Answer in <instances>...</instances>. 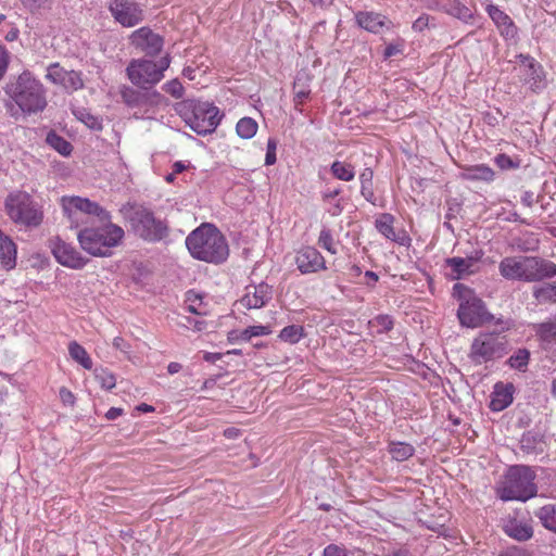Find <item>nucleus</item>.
Masks as SVG:
<instances>
[{"label": "nucleus", "instance_id": "nucleus-4", "mask_svg": "<svg viewBox=\"0 0 556 556\" xmlns=\"http://www.w3.org/2000/svg\"><path fill=\"white\" fill-rule=\"evenodd\" d=\"M8 93L24 113L41 112L47 106L46 89L30 72H23L9 86Z\"/></svg>", "mask_w": 556, "mask_h": 556}, {"label": "nucleus", "instance_id": "nucleus-23", "mask_svg": "<svg viewBox=\"0 0 556 556\" xmlns=\"http://www.w3.org/2000/svg\"><path fill=\"white\" fill-rule=\"evenodd\" d=\"M504 532L517 540V541H528L533 535V528L531 523L527 520H520L517 518H508L504 521L503 525Z\"/></svg>", "mask_w": 556, "mask_h": 556}, {"label": "nucleus", "instance_id": "nucleus-44", "mask_svg": "<svg viewBox=\"0 0 556 556\" xmlns=\"http://www.w3.org/2000/svg\"><path fill=\"white\" fill-rule=\"evenodd\" d=\"M369 324L376 327L378 332H387L393 327V320L389 315H379L370 320Z\"/></svg>", "mask_w": 556, "mask_h": 556}, {"label": "nucleus", "instance_id": "nucleus-26", "mask_svg": "<svg viewBox=\"0 0 556 556\" xmlns=\"http://www.w3.org/2000/svg\"><path fill=\"white\" fill-rule=\"evenodd\" d=\"M494 175L495 173L491 167L484 164H479L466 168L463 176L466 180L491 182L494 179Z\"/></svg>", "mask_w": 556, "mask_h": 556}, {"label": "nucleus", "instance_id": "nucleus-10", "mask_svg": "<svg viewBox=\"0 0 556 556\" xmlns=\"http://www.w3.org/2000/svg\"><path fill=\"white\" fill-rule=\"evenodd\" d=\"M454 291L459 294L457 316L463 326L475 328L486 319V311L483 302L472 295V292L462 283L454 286Z\"/></svg>", "mask_w": 556, "mask_h": 556}, {"label": "nucleus", "instance_id": "nucleus-18", "mask_svg": "<svg viewBox=\"0 0 556 556\" xmlns=\"http://www.w3.org/2000/svg\"><path fill=\"white\" fill-rule=\"evenodd\" d=\"M298 269L302 274L316 273L325 269V258L323 255L312 247L301 249L295 256Z\"/></svg>", "mask_w": 556, "mask_h": 556}, {"label": "nucleus", "instance_id": "nucleus-27", "mask_svg": "<svg viewBox=\"0 0 556 556\" xmlns=\"http://www.w3.org/2000/svg\"><path fill=\"white\" fill-rule=\"evenodd\" d=\"M307 81H308V76L304 73L303 74L300 73L295 77V80L293 83L295 108L301 105L311 93V89L307 85Z\"/></svg>", "mask_w": 556, "mask_h": 556}, {"label": "nucleus", "instance_id": "nucleus-13", "mask_svg": "<svg viewBox=\"0 0 556 556\" xmlns=\"http://www.w3.org/2000/svg\"><path fill=\"white\" fill-rule=\"evenodd\" d=\"M62 206L65 215L72 223L76 224V227L78 226L79 214L97 216L100 222H109L111 219V215L106 210L86 198L64 197L62 198Z\"/></svg>", "mask_w": 556, "mask_h": 556}, {"label": "nucleus", "instance_id": "nucleus-14", "mask_svg": "<svg viewBox=\"0 0 556 556\" xmlns=\"http://www.w3.org/2000/svg\"><path fill=\"white\" fill-rule=\"evenodd\" d=\"M46 78L67 92L77 91L84 86L79 72L66 70L60 63H52L48 66Z\"/></svg>", "mask_w": 556, "mask_h": 556}, {"label": "nucleus", "instance_id": "nucleus-50", "mask_svg": "<svg viewBox=\"0 0 556 556\" xmlns=\"http://www.w3.org/2000/svg\"><path fill=\"white\" fill-rule=\"evenodd\" d=\"M276 147L277 143L274 139H269L267 142V152L265 156V164L273 165L276 162Z\"/></svg>", "mask_w": 556, "mask_h": 556}, {"label": "nucleus", "instance_id": "nucleus-43", "mask_svg": "<svg viewBox=\"0 0 556 556\" xmlns=\"http://www.w3.org/2000/svg\"><path fill=\"white\" fill-rule=\"evenodd\" d=\"M494 162L501 169H504V170L505 169H515V168H518L520 165L519 160H517V159L515 160L504 153L497 154L494 159Z\"/></svg>", "mask_w": 556, "mask_h": 556}, {"label": "nucleus", "instance_id": "nucleus-48", "mask_svg": "<svg viewBox=\"0 0 556 556\" xmlns=\"http://www.w3.org/2000/svg\"><path fill=\"white\" fill-rule=\"evenodd\" d=\"M187 301L189 302L188 311L190 313L197 314V315H204L205 312L201 308V298L198 294H189L187 298Z\"/></svg>", "mask_w": 556, "mask_h": 556}, {"label": "nucleus", "instance_id": "nucleus-12", "mask_svg": "<svg viewBox=\"0 0 556 556\" xmlns=\"http://www.w3.org/2000/svg\"><path fill=\"white\" fill-rule=\"evenodd\" d=\"M130 224L134 231L147 241H160L167 233L166 225L156 219L151 211L143 207L134 211Z\"/></svg>", "mask_w": 556, "mask_h": 556}, {"label": "nucleus", "instance_id": "nucleus-46", "mask_svg": "<svg viewBox=\"0 0 556 556\" xmlns=\"http://www.w3.org/2000/svg\"><path fill=\"white\" fill-rule=\"evenodd\" d=\"M318 244L332 254H336L334 243L330 230L323 229L319 233Z\"/></svg>", "mask_w": 556, "mask_h": 556}, {"label": "nucleus", "instance_id": "nucleus-51", "mask_svg": "<svg viewBox=\"0 0 556 556\" xmlns=\"http://www.w3.org/2000/svg\"><path fill=\"white\" fill-rule=\"evenodd\" d=\"M9 52L4 46L0 45V80L3 78L9 65Z\"/></svg>", "mask_w": 556, "mask_h": 556}, {"label": "nucleus", "instance_id": "nucleus-2", "mask_svg": "<svg viewBox=\"0 0 556 556\" xmlns=\"http://www.w3.org/2000/svg\"><path fill=\"white\" fill-rule=\"evenodd\" d=\"M498 270L508 280L535 282L556 276V264L539 256H507Z\"/></svg>", "mask_w": 556, "mask_h": 556}, {"label": "nucleus", "instance_id": "nucleus-5", "mask_svg": "<svg viewBox=\"0 0 556 556\" xmlns=\"http://www.w3.org/2000/svg\"><path fill=\"white\" fill-rule=\"evenodd\" d=\"M534 479L535 472L531 467L526 465L511 466L497 488V495L505 502H526L536 495L538 489Z\"/></svg>", "mask_w": 556, "mask_h": 556}, {"label": "nucleus", "instance_id": "nucleus-31", "mask_svg": "<svg viewBox=\"0 0 556 556\" xmlns=\"http://www.w3.org/2000/svg\"><path fill=\"white\" fill-rule=\"evenodd\" d=\"M374 173L370 168H365L361 175V193L369 202L374 203L375 193L372 188Z\"/></svg>", "mask_w": 556, "mask_h": 556}, {"label": "nucleus", "instance_id": "nucleus-58", "mask_svg": "<svg viewBox=\"0 0 556 556\" xmlns=\"http://www.w3.org/2000/svg\"><path fill=\"white\" fill-rule=\"evenodd\" d=\"M122 414H123V409H122V408H118V407H112V408H110V409L106 412L105 417H106L109 420H114V419H116L117 417H119Z\"/></svg>", "mask_w": 556, "mask_h": 556}, {"label": "nucleus", "instance_id": "nucleus-24", "mask_svg": "<svg viewBox=\"0 0 556 556\" xmlns=\"http://www.w3.org/2000/svg\"><path fill=\"white\" fill-rule=\"evenodd\" d=\"M356 22L362 28L375 34L379 33L384 26L388 28H391L392 26V23L387 21L386 16L374 12L357 13Z\"/></svg>", "mask_w": 556, "mask_h": 556}, {"label": "nucleus", "instance_id": "nucleus-15", "mask_svg": "<svg viewBox=\"0 0 556 556\" xmlns=\"http://www.w3.org/2000/svg\"><path fill=\"white\" fill-rule=\"evenodd\" d=\"M51 250L56 261L63 266L79 269L86 265V260L80 253L74 247L59 238L52 241Z\"/></svg>", "mask_w": 556, "mask_h": 556}, {"label": "nucleus", "instance_id": "nucleus-9", "mask_svg": "<svg viewBox=\"0 0 556 556\" xmlns=\"http://www.w3.org/2000/svg\"><path fill=\"white\" fill-rule=\"evenodd\" d=\"M508 341L505 336L496 332H481L471 345L468 357L476 365L501 358L507 353Z\"/></svg>", "mask_w": 556, "mask_h": 556}, {"label": "nucleus", "instance_id": "nucleus-57", "mask_svg": "<svg viewBox=\"0 0 556 556\" xmlns=\"http://www.w3.org/2000/svg\"><path fill=\"white\" fill-rule=\"evenodd\" d=\"M443 0H426V8L429 10L442 11Z\"/></svg>", "mask_w": 556, "mask_h": 556}, {"label": "nucleus", "instance_id": "nucleus-19", "mask_svg": "<svg viewBox=\"0 0 556 556\" xmlns=\"http://www.w3.org/2000/svg\"><path fill=\"white\" fill-rule=\"evenodd\" d=\"M132 42L147 55L154 56L163 48V39L150 29L140 28L132 34Z\"/></svg>", "mask_w": 556, "mask_h": 556}, {"label": "nucleus", "instance_id": "nucleus-35", "mask_svg": "<svg viewBox=\"0 0 556 556\" xmlns=\"http://www.w3.org/2000/svg\"><path fill=\"white\" fill-rule=\"evenodd\" d=\"M530 358V352L526 349H519L514 355H511L507 363L508 365L517 370L525 371Z\"/></svg>", "mask_w": 556, "mask_h": 556}, {"label": "nucleus", "instance_id": "nucleus-29", "mask_svg": "<svg viewBox=\"0 0 556 556\" xmlns=\"http://www.w3.org/2000/svg\"><path fill=\"white\" fill-rule=\"evenodd\" d=\"M394 217L391 214H381L376 219V228L378 231L383 235L387 239L399 242L400 238L396 236L394 227Z\"/></svg>", "mask_w": 556, "mask_h": 556}, {"label": "nucleus", "instance_id": "nucleus-11", "mask_svg": "<svg viewBox=\"0 0 556 556\" xmlns=\"http://www.w3.org/2000/svg\"><path fill=\"white\" fill-rule=\"evenodd\" d=\"M119 96L123 103L137 113L148 114L151 110L161 105L164 97L156 90L148 87H139L135 89L130 86L123 85L119 88Z\"/></svg>", "mask_w": 556, "mask_h": 556}, {"label": "nucleus", "instance_id": "nucleus-39", "mask_svg": "<svg viewBox=\"0 0 556 556\" xmlns=\"http://www.w3.org/2000/svg\"><path fill=\"white\" fill-rule=\"evenodd\" d=\"M303 336V328L301 326L291 325L285 327L279 334V338L289 343H296Z\"/></svg>", "mask_w": 556, "mask_h": 556}, {"label": "nucleus", "instance_id": "nucleus-56", "mask_svg": "<svg viewBox=\"0 0 556 556\" xmlns=\"http://www.w3.org/2000/svg\"><path fill=\"white\" fill-rule=\"evenodd\" d=\"M60 397L63 401V403L74 404V394L66 388L60 389Z\"/></svg>", "mask_w": 556, "mask_h": 556}, {"label": "nucleus", "instance_id": "nucleus-33", "mask_svg": "<svg viewBox=\"0 0 556 556\" xmlns=\"http://www.w3.org/2000/svg\"><path fill=\"white\" fill-rule=\"evenodd\" d=\"M415 448L408 444L403 442L391 443L389 445V452L392 457L397 462H403L413 456Z\"/></svg>", "mask_w": 556, "mask_h": 556}, {"label": "nucleus", "instance_id": "nucleus-53", "mask_svg": "<svg viewBox=\"0 0 556 556\" xmlns=\"http://www.w3.org/2000/svg\"><path fill=\"white\" fill-rule=\"evenodd\" d=\"M403 45L402 43H390L384 49V58H391L402 51Z\"/></svg>", "mask_w": 556, "mask_h": 556}, {"label": "nucleus", "instance_id": "nucleus-52", "mask_svg": "<svg viewBox=\"0 0 556 556\" xmlns=\"http://www.w3.org/2000/svg\"><path fill=\"white\" fill-rule=\"evenodd\" d=\"M430 16L428 14H422L413 23V30L422 31L424 29L429 27Z\"/></svg>", "mask_w": 556, "mask_h": 556}, {"label": "nucleus", "instance_id": "nucleus-40", "mask_svg": "<svg viewBox=\"0 0 556 556\" xmlns=\"http://www.w3.org/2000/svg\"><path fill=\"white\" fill-rule=\"evenodd\" d=\"M536 334L544 341H552L556 338V323L545 321L535 326Z\"/></svg>", "mask_w": 556, "mask_h": 556}, {"label": "nucleus", "instance_id": "nucleus-59", "mask_svg": "<svg viewBox=\"0 0 556 556\" xmlns=\"http://www.w3.org/2000/svg\"><path fill=\"white\" fill-rule=\"evenodd\" d=\"M206 362H210V363H216L217 361H219L222 358V354L220 353H210V352H206L204 354V357H203Z\"/></svg>", "mask_w": 556, "mask_h": 556}, {"label": "nucleus", "instance_id": "nucleus-54", "mask_svg": "<svg viewBox=\"0 0 556 556\" xmlns=\"http://www.w3.org/2000/svg\"><path fill=\"white\" fill-rule=\"evenodd\" d=\"M113 346L116 350H119L121 352H124V353H128L129 349H130V345L122 337L114 338Z\"/></svg>", "mask_w": 556, "mask_h": 556}, {"label": "nucleus", "instance_id": "nucleus-37", "mask_svg": "<svg viewBox=\"0 0 556 556\" xmlns=\"http://www.w3.org/2000/svg\"><path fill=\"white\" fill-rule=\"evenodd\" d=\"M48 143L54 148L59 153L62 155H70L72 152V144L66 141L64 138L55 135V134H49L47 137Z\"/></svg>", "mask_w": 556, "mask_h": 556}, {"label": "nucleus", "instance_id": "nucleus-34", "mask_svg": "<svg viewBox=\"0 0 556 556\" xmlns=\"http://www.w3.org/2000/svg\"><path fill=\"white\" fill-rule=\"evenodd\" d=\"M257 123L251 117H243L237 123V134L243 139H251L257 131Z\"/></svg>", "mask_w": 556, "mask_h": 556}, {"label": "nucleus", "instance_id": "nucleus-45", "mask_svg": "<svg viewBox=\"0 0 556 556\" xmlns=\"http://www.w3.org/2000/svg\"><path fill=\"white\" fill-rule=\"evenodd\" d=\"M271 331L268 326H250L241 332L240 338L248 341L252 337L266 336Z\"/></svg>", "mask_w": 556, "mask_h": 556}, {"label": "nucleus", "instance_id": "nucleus-63", "mask_svg": "<svg viewBox=\"0 0 556 556\" xmlns=\"http://www.w3.org/2000/svg\"><path fill=\"white\" fill-rule=\"evenodd\" d=\"M501 556H531V555L522 549H514V551H509L505 554H502Z\"/></svg>", "mask_w": 556, "mask_h": 556}, {"label": "nucleus", "instance_id": "nucleus-62", "mask_svg": "<svg viewBox=\"0 0 556 556\" xmlns=\"http://www.w3.org/2000/svg\"><path fill=\"white\" fill-rule=\"evenodd\" d=\"M189 325H191L197 331H201L205 327V323L195 319H188Z\"/></svg>", "mask_w": 556, "mask_h": 556}, {"label": "nucleus", "instance_id": "nucleus-38", "mask_svg": "<svg viewBox=\"0 0 556 556\" xmlns=\"http://www.w3.org/2000/svg\"><path fill=\"white\" fill-rule=\"evenodd\" d=\"M513 402V396L507 391H496L491 400L490 407L492 410L500 412L506 408Z\"/></svg>", "mask_w": 556, "mask_h": 556}, {"label": "nucleus", "instance_id": "nucleus-22", "mask_svg": "<svg viewBox=\"0 0 556 556\" xmlns=\"http://www.w3.org/2000/svg\"><path fill=\"white\" fill-rule=\"evenodd\" d=\"M523 66V75L526 80L530 84L533 91H538L544 87V73L540 64H538L529 55L519 54L517 56Z\"/></svg>", "mask_w": 556, "mask_h": 556}, {"label": "nucleus", "instance_id": "nucleus-8", "mask_svg": "<svg viewBox=\"0 0 556 556\" xmlns=\"http://www.w3.org/2000/svg\"><path fill=\"white\" fill-rule=\"evenodd\" d=\"M169 63L170 60L167 55L159 62L147 59L131 60L126 68V74L135 86L152 88L163 79Z\"/></svg>", "mask_w": 556, "mask_h": 556}, {"label": "nucleus", "instance_id": "nucleus-32", "mask_svg": "<svg viewBox=\"0 0 556 556\" xmlns=\"http://www.w3.org/2000/svg\"><path fill=\"white\" fill-rule=\"evenodd\" d=\"M332 175L340 180L351 181L355 177L354 167L344 162L336 161L331 165Z\"/></svg>", "mask_w": 556, "mask_h": 556}, {"label": "nucleus", "instance_id": "nucleus-42", "mask_svg": "<svg viewBox=\"0 0 556 556\" xmlns=\"http://www.w3.org/2000/svg\"><path fill=\"white\" fill-rule=\"evenodd\" d=\"M94 377L103 389L111 390L116 384L114 375L106 369H96Z\"/></svg>", "mask_w": 556, "mask_h": 556}, {"label": "nucleus", "instance_id": "nucleus-3", "mask_svg": "<svg viewBox=\"0 0 556 556\" xmlns=\"http://www.w3.org/2000/svg\"><path fill=\"white\" fill-rule=\"evenodd\" d=\"M99 227H88L78 232L83 250L93 256H110L111 249L119 245L125 232L122 227L109 222Z\"/></svg>", "mask_w": 556, "mask_h": 556}, {"label": "nucleus", "instance_id": "nucleus-21", "mask_svg": "<svg viewBox=\"0 0 556 556\" xmlns=\"http://www.w3.org/2000/svg\"><path fill=\"white\" fill-rule=\"evenodd\" d=\"M485 10L505 39L517 37L518 29L508 14L494 4H488Z\"/></svg>", "mask_w": 556, "mask_h": 556}, {"label": "nucleus", "instance_id": "nucleus-25", "mask_svg": "<svg viewBox=\"0 0 556 556\" xmlns=\"http://www.w3.org/2000/svg\"><path fill=\"white\" fill-rule=\"evenodd\" d=\"M442 12L452 15L464 23H470L473 14L469 8L463 4L459 0H443Z\"/></svg>", "mask_w": 556, "mask_h": 556}, {"label": "nucleus", "instance_id": "nucleus-7", "mask_svg": "<svg viewBox=\"0 0 556 556\" xmlns=\"http://www.w3.org/2000/svg\"><path fill=\"white\" fill-rule=\"evenodd\" d=\"M180 113L198 135L213 132L220 122L219 110L214 104L194 100L181 103Z\"/></svg>", "mask_w": 556, "mask_h": 556}, {"label": "nucleus", "instance_id": "nucleus-55", "mask_svg": "<svg viewBox=\"0 0 556 556\" xmlns=\"http://www.w3.org/2000/svg\"><path fill=\"white\" fill-rule=\"evenodd\" d=\"M324 556H345L344 551L337 545H328L324 551Z\"/></svg>", "mask_w": 556, "mask_h": 556}, {"label": "nucleus", "instance_id": "nucleus-6", "mask_svg": "<svg viewBox=\"0 0 556 556\" xmlns=\"http://www.w3.org/2000/svg\"><path fill=\"white\" fill-rule=\"evenodd\" d=\"M4 208L13 223L28 228L38 227L43 219L40 205L25 191L10 193L5 198Z\"/></svg>", "mask_w": 556, "mask_h": 556}, {"label": "nucleus", "instance_id": "nucleus-64", "mask_svg": "<svg viewBox=\"0 0 556 556\" xmlns=\"http://www.w3.org/2000/svg\"><path fill=\"white\" fill-rule=\"evenodd\" d=\"M186 168H187V166L180 161L174 163V165H173V172L176 175L182 173Z\"/></svg>", "mask_w": 556, "mask_h": 556}, {"label": "nucleus", "instance_id": "nucleus-60", "mask_svg": "<svg viewBox=\"0 0 556 556\" xmlns=\"http://www.w3.org/2000/svg\"><path fill=\"white\" fill-rule=\"evenodd\" d=\"M181 368H182L181 364L172 362L167 366V371H168V374L174 375V374L179 372L181 370Z\"/></svg>", "mask_w": 556, "mask_h": 556}, {"label": "nucleus", "instance_id": "nucleus-17", "mask_svg": "<svg viewBox=\"0 0 556 556\" xmlns=\"http://www.w3.org/2000/svg\"><path fill=\"white\" fill-rule=\"evenodd\" d=\"M111 11L115 20L126 27L135 26L142 21V10L132 2L116 0Z\"/></svg>", "mask_w": 556, "mask_h": 556}, {"label": "nucleus", "instance_id": "nucleus-47", "mask_svg": "<svg viewBox=\"0 0 556 556\" xmlns=\"http://www.w3.org/2000/svg\"><path fill=\"white\" fill-rule=\"evenodd\" d=\"M163 89L176 99H179L184 94V87L178 79H173L163 86Z\"/></svg>", "mask_w": 556, "mask_h": 556}, {"label": "nucleus", "instance_id": "nucleus-20", "mask_svg": "<svg viewBox=\"0 0 556 556\" xmlns=\"http://www.w3.org/2000/svg\"><path fill=\"white\" fill-rule=\"evenodd\" d=\"M482 257V252H476L475 255L467 257H450L445 260L447 267L452 269L451 278L453 280L462 279L471 275L477 269V264Z\"/></svg>", "mask_w": 556, "mask_h": 556}, {"label": "nucleus", "instance_id": "nucleus-28", "mask_svg": "<svg viewBox=\"0 0 556 556\" xmlns=\"http://www.w3.org/2000/svg\"><path fill=\"white\" fill-rule=\"evenodd\" d=\"M68 354L73 361L81 365L85 369L90 370L92 368V361L89 354L86 349L76 341L70 342Z\"/></svg>", "mask_w": 556, "mask_h": 556}, {"label": "nucleus", "instance_id": "nucleus-49", "mask_svg": "<svg viewBox=\"0 0 556 556\" xmlns=\"http://www.w3.org/2000/svg\"><path fill=\"white\" fill-rule=\"evenodd\" d=\"M534 443H535V435L532 433H526L522 435V438L520 440V447L522 451H525L528 454L533 453L535 450Z\"/></svg>", "mask_w": 556, "mask_h": 556}, {"label": "nucleus", "instance_id": "nucleus-30", "mask_svg": "<svg viewBox=\"0 0 556 556\" xmlns=\"http://www.w3.org/2000/svg\"><path fill=\"white\" fill-rule=\"evenodd\" d=\"M535 516L540 519L543 527L556 533V505L548 504L541 507Z\"/></svg>", "mask_w": 556, "mask_h": 556}, {"label": "nucleus", "instance_id": "nucleus-36", "mask_svg": "<svg viewBox=\"0 0 556 556\" xmlns=\"http://www.w3.org/2000/svg\"><path fill=\"white\" fill-rule=\"evenodd\" d=\"M534 298L541 303L553 302L556 303V286L546 285L534 289Z\"/></svg>", "mask_w": 556, "mask_h": 556}, {"label": "nucleus", "instance_id": "nucleus-41", "mask_svg": "<svg viewBox=\"0 0 556 556\" xmlns=\"http://www.w3.org/2000/svg\"><path fill=\"white\" fill-rule=\"evenodd\" d=\"M76 117L81 121L87 127L91 129L100 130L102 129V121L98 117L92 115L86 110H79L75 112Z\"/></svg>", "mask_w": 556, "mask_h": 556}, {"label": "nucleus", "instance_id": "nucleus-16", "mask_svg": "<svg viewBox=\"0 0 556 556\" xmlns=\"http://www.w3.org/2000/svg\"><path fill=\"white\" fill-rule=\"evenodd\" d=\"M273 298V288L265 282L256 286H248L244 295L239 300V305L247 308H261Z\"/></svg>", "mask_w": 556, "mask_h": 556}, {"label": "nucleus", "instance_id": "nucleus-1", "mask_svg": "<svg viewBox=\"0 0 556 556\" xmlns=\"http://www.w3.org/2000/svg\"><path fill=\"white\" fill-rule=\"evenodd\" d=\"M190 254L200 261L219 264L227 260L229 248L223 233L212 224L204 223L186 239Z\"/></svg>", "mask_w": 556, "mask_h": 556}, {"label": "nucleus", "instance_id": "nucleus-61", "mask_svg": "<svg viewBox=\"0 0 556 556\" xmlns=\"http://www.w3.org/2000/svg\"><path fill=\"white\" fill-rule=\"evenodd\" d=\"M240 433V430L237 429V428H227L225 431H224V435L228 439H235L239 435Z\"/></svg>", "mask_w": 556, "mask_h": 556}]
</instances>
